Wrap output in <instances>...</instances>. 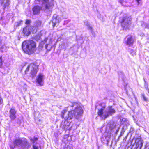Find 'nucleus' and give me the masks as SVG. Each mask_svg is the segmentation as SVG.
<instances>
[{"instance_id":"nucleus-2","label":"nucleus","mask_w":149,"mask_h":149,"mask_svg":"<svg viewBox=\"0 0 149 149\" xmlns=\"http://www.w3.org/2000/svg\"><path fill=\"white\" fill-rule=\"evenodd\" d=\"M39 1H41L42 3V7L36 6L33 8V14L37 15L39 13L41 9L46 12H50L54 6L53 0H37Z\"/></svg>"},{"instance_id":"nucleus-21","label":"nucleus","mask_w":149,"mask_h":149,"mask_svg":"<svg viewBox=\"0 0 149 149\" xmlns=\"http://www.w3.org/2000/svg\"><path fill=\"white\" fill-rule=\"evenodd\" d=\"M35 143L33 142V149H38V146L34 144Z\"/></svg>"},{"instance_id":"nucleus-28","label":"nucleus","mask_w":149,"mask_h":149,"mask_svg":"<svg viewBox=\"0 0 149 149\" xmlns=\"http://www.w3.org/2000/svg\"><path fill=\"white\" fill-rule=\"evenodd\" d=\"M3 102V100L1 97H0V104H1Z\"/></svg>"},{"instance_id":"nucleus-27","label":"nucleus","mask_w":149,"mask_h":149,"mask_svg":"<svg viewBox=\"0 0 149 149\" xmlns=\"http://www.w3.org/2000/svg\"><path fill=\"white\" fill-rule=\"evenodd\" d=\"M47 39H48L47 38H45L44 39V40L43 41V42H46L47 41Z\"/></svg>"},{"instance_id":"nucleus-23","label":"nucleus","mask_w":149,"mask_h":149,"mask_svg":"<svg viewBox=\"0 0 149 149\" xmlns=\"http://www.w3.org/2000/svg\"><path fill=\"white\" fill-rule=\"evenodd\" d=\"M145 149H149V143H148L146 144Z\"/></svg>"},{"instance_id":"nucleus-16","label":"nucleus","mask_w":149,"mask_h":149,"mask_svg":"<svg viewBox=\"0 0 149 149\" xmlns=\"http://www.w3.org/2000/svg\"><path fill=\"white\" fill-rule=\"evenodd\" d=\"M61 127L64 130H67L68 129V125H65L64 124L63 125L62 124L61 125Z\"/></svg>"},{"instance_id":"nucleus-4","label":"nucleus","mask_w":149,"mask_h":149,"mask_svg":"<svg viewBox=\"0 0 149 149\" xmlns=\"http://www.w3.org/2000/svg\"><path fill=\"white\" fill-rule=\"evenodd\" d=\"M22 49L24 52L29 54L33 53L36 50V44L32 40H27L23 42Z\"/></svg>"},{"instance_id":"nucleus-20","label":"nucleus","mask_w":149,"mask_h":149,"mask_svg":"<svg viewBox=\"0 0 149 149\" xmlns=\"http://www.w3.org/2000/svg\"><path fill=\"white\" fill-rule=\"evenodd\" d=\"M3 64V62L1 57H0V67H1Z\"/></svg>"},{"instance_id":"nucleus-15","label":"nucleus","mask_w":149,"mask_h":149,"mask_svg":"<svg viewBox=\"0 0 149 149\" xmlns=\"http://www.w3.org/2000/svg\"><path fill=\"white\" fill-rule=\"evenodd\" d=\"M41 22L40 21H36L34 24V26L36 28L39 27L41 25Z\"/></svg>"},{"instance_id":"nucleus-18","label":"nucleus","mask_w":149,"mask_h":149,"mask_svg":"<svg viewBox=\"0 0 149 149\" xmlns=\"http://www.w3.org/2000/svg\"><path fill=\"white\" fill-rule=\"evenodd\" d=\"M45 49L49 51L50 50L51 48V46L49 45V44H46L45 46Z\"/></svg>"},{"instance_id":"nucleus-5","label":"nucleus","mask_w":149,"mask_h":149,"mask_svg":"<svg viewBox=\"0 0 149 149\" xmlns=\"http://www.w3.org/2000/svg\"><path fill=\"white\" fill-rule=\"evenodd\" d=\"M13 145H10V146L12 149H13L16 146H24L28 144V143L26 139L23 140L19 138L16 139L13 142Z\"/></svg>"},{"instance_id":"nucleus-6","label":"nucleus","mask_w":149,"mask_h":149,"mask_svg":"<svg viewBox=\"0 0 149 149\" xmlns=\"http://www.w3.org/2000/svg\"><path fill=\"white\" fill-rule=\"evenodd\" d=\"M36 67L33 64H31L29 65L26 68L25 72L26 73L29 71V69L31 68V69L30 73L33 77H34L37 72V70L36 68Z\"/></svg>"},{"instance_id":"nucleus-17","label":"nucleus","mask_w":149,"mask_h":149,"mask_svg":"<svg viewBox=\"0 0 149 149\" xmlns=\"http://www.w3.org/2000/svg\"><path fill=\"white\" fill-rule=\"evenodd\" d=\"M63 149H73L72 146L66 145L64 148Z\"/></svg>"},{"instance_id":"nucleus-9","label":"nucleus","mask_w":149,"mask_h":149,"mask_svg":"<svg viewBox=\"0 0 149 149\" xmlns=\"http://www.w3.org/2000/svg\"><path fill=\"white\" fill-rule=\"evenodd\" d=\"M36 80V82L39 85L43 86L44 80L43 75L41 74H39L37 77Z\"/></svg>"},{"instance_id":"nucleus-12","label":"nucleus","mask_w":149,"mask_h":149,"mask_svg":"<svg viewBox=\"0 0 149 149\" xmlns=\"http://www.w3.org/2000/svg\"><path fill=\"white\" fill-rule=\"evenodd\" d=\"M134 42L132 36H127L125 43L127 45L130 46L132 45Z\"/></svg>"},{"instance_id":"nucleus-24","label":"nucleus","mask_w":149,"mask_h":149,"mask_svg":"<svg viewBox=\"0 0 149 149\" xmlns=\"http://www.w3.org/2000/svg\"><path fill=\"white\" fill-rule=\"evenodd\" d=\"M31 22L30 20H27L26 22V24H29L31 23Z\"/></svg>"},{"instance_id":"nucleus-3","label":"nucleus","mask_w":149,"mask_h":149,"mask_svg":"<svg viewBox=\"0 0 149 149\" xmlns=\"http://www.w3.org/2000/svg\"><path fill=\"white\" fill-rule=\"evenodd\" d=\"M100 107L98 108L97 114L102 119H105L115 112V110L111 106H109L106 108L105 104H100Z\"/></svg>"},{"instance_id":"nucleus-25","label":"nucleus","mask_w":149,"mask_h":149,"mask_svg":"<svg viewBox=\"0 0 149 149\" xmlns=\"http://www.w3.org/2000/svg\"><path fill=\"white\" fill-rule=\"evenodd\" d=\"M143 97L144 101H147V99L145 97L144 95L143 96Z\"/></svg>"},{"instance_id":"nucleus-14","label":"nucleus","mask_w":149,"mask_h":149,"mask_svg":"<svg viewBox=\"0 0 149 149\" xmlns=\"http://www.w3.org/2000/svg\"><path fill=\"white\" fill-rule=\"evenodd\" d=\"M85 25L87 26L88 27V29L92 31V28L90 26L89 23L87 21H85L84 22Z\"/></svg>"},{"instance_id":"nucleus-7","label":"nucleus","mask_w":149,"mask_h":149,"mask_svg":"<svg viewBox=\"0 0 149 149\" xmlns=\"http://www.w3.org/2000/svg\"><path fill=\"white\" fill-rule=\"evenodd\" d=\"M63 19L62 16L59 15H54L52 21L53 26L54 27L56 25H58L59 22Z\"/></svg>"},{"instance_id":"nucleus-30","label":"nucleus","mask_w":149,"mask_h":149,"mask_svg":"<svg viewBox=\"0 0 149 149\" xmlns=\"http://www.w3.org/2000/svg\"><path fill=\"white\" fill-rule=\"evenodd\" d=\"M119 131V128H118L116 131V133H117Z\"/></svg>"},{"instance_id":"nucleus-10","label":"nucleus","mask_w":149,"mask_h":149,"mask_svg":"<svg viewBox=\"0 0 149 149\" xmlns=\"http://www.w3.org/2000/svg\"><path fill=\"white\" fill-rule=\"evenodd\" d=\"M135 143H136V147L137 148H139L141 149L142 147L143 142L141 138H136L135 140Z\"/></svg>"},{"instance_id":"nucleus-19","label":"nucleus","mask_w":149,"mask_h":149,"mask_svg":"<svg viewBox=\"0 0 149 149\" xmlns=\"http://www.w3.org/2000/svg\"><path fill=\"white\" fill-rule=\"evenodd\" d=\"M30 139L33 142H33L35 143V141L38 140V138L36 137L34 138L33 139Z\"/></svg>"},{"instance_id":"nucleus-11","label":"nucleus","mask_w":149,"mask_h":149,"mask_svg":"<svg viewBox=\"0 0 149 149\" xmlns=\"http://www.w3.org/2000/svg\"><path fill=\"white\" fill-rule=\"evenodd\" d=\"M16 111L14 107H12L9 111L10 117L12 120H14L16 118L15 114Z\"/></svg>"},{"instance_id":"nucleus-1","label":"nucleus","mask_w":149,"mask_h":149,"mask_svg":"<svg viewBox=\"0 0 149 149\" xmlns=\"http://www.w3.org/2000/svg\"><path fill=\"white\" fill-rule=\"evenodd\" d=\"M72 106L75 107V109L69 111L67 114H66L67 110L65 109L61 111V117L65 120L71 119L73 117L77 118L83 113V110L82 107L77 103H74Z\"/></svg>"},{"instance_id":"nucleus-13","label":"nucleus","mask_w":149,"mask_h":149,"mask_svg":"<svg viewBox=\"0 0 149 149\" xmlns=\"http://www.w3.org/2000/svg\"><path fill=\"white\" fill-rule=\"evenodd\" d=\"M131 20V18H125L123 19V21L121 22L122 23L125 22L127 24H129L130 23V22Z\"/></svg>"},{"instance_id":"nucleus-22","label":"nucleus","mask_w":149,"mask_h":149,"mask_svg":"<svg viewBox=\"0 0 149 149\" xmlns=\"http://www.w3.org/2000/svg\"><path fill=\"white\" fill-rule=\"evenodd\" d=\"M119 1L121 3V4H122L123 2H127V0H119Z\"/></svg>"},{"instance_id":"nucleus-26","label":"nucleus","mask_w":149,"mask_h":149,"mask_svg":"<svg viewBox=\"0 0 149 149\" xmlns=\"http://www.w3.org/2000/svg\"><path fill=\"white\" fill-rule=\"evenodd\" d=\"M115 125L113 126V127L112 126L111 127V126L110 127L111 129L112 130V129H113L115 127Z\"/></svg>"},{"instance_id":"nucleus-31","label":"nucleus","mask_w":149,"mask_h":149,"mask_svg":"<svg viewBox=\"0 0 149 149\" xmlns=\"http://www.w3.org/2000/svg\"><path fill=\"white\" fill-rule=\"evenodd\" d=\"M107 142H109V140L108 139H107Z\"/></svg>"},{"instance_id":"nucleus-32","label":"nucleus","mask_w":149,"mask_h":149,"mask_svg":"<svg viewBox=\"0 0 149 149\" xmlns=\"http://www.w3.org/2000/svg\"><path fill=\"white\" fill-rule=\"evenodd\" d=\"M4 47H5V46H3V47H3V48H4Z\"/></svg>"},{"instance_id":"nucleus-8","label":"nucleus","mask_w":149,"mask_h":149,"mask_svg":"<svg viewBox=\"0 0 149 149\" xmlns=\"http://www.w3.org/2000/svg\"><path fill=\"white\" fill-rule=\"evenodd\" d=\"M34 27L32 28L31 26H27L25 28H24L23 30V32L24 34L26 36L29 35L30 34L31 31V29L32 31H33V33L36 32L37 31V29L33 30Z\"/></svg>"},{"instance_id":"nucleus-29","label":"nucleus","mask_w":149,"mask_h":149,"mask_svg":"<svg viewBox=\"0 0 149 149\" xmlns=\"http://www.w3.org/2000/svg\"><path fill=\"white\" fill-rule=\"evenodd\" d=\"M146 90L148 91V92L149 93V89L148 88V87H146Z\"/></svg>"}]
</instances>
